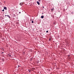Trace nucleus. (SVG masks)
<instances>
[{"label":"nucleus","mask_w":74,"mask_h":74,"mask_svg":"<svg viewBox=\"0 0 74 74\" xmlns=\"http://www.w3.org/2000/svg\"><path fill=\"white\" fill-rule=\"evenodd\" d=\"M1 53H4V52H2Z\"/></svg>","instance_id":"22"},{"label":"nucleus","mask_w":74,"mask_h":74,"mask_svg":"<svg viewBox=\"0 0 74 74\" xmlns=\"http://www.w3.org/2000/svg\"><path fill=\"white\" fill-rule=\"evenodd\" d=\"M51 38H50L49 39V41H51Z\"/></svg>","instance_id":"11"},{"label":"nucleus","mask_w":74,"mask_h":74,"mask_svg":"<svg viewBox=\"0 0 74 74\" xmlns=\"http://www.w3.org/2000/svg\"><path fill=\"white\" fill-rule=\"evenodd\" d=\"M20 67H21V66H20L19 65H18V68H19H19H20Z\"/></svg>","instance_id":"10"},{"label":"nucleus","mask_w":74,"mask_h":74,"mask_svg":"<svg viewBox=\"0 0 74 74\" xmlns=\"http://www.w3.org/2000/svg\"><path fill=\"white\" fill-rule=\"evenodd\" d=\"M70 56V55H69V57Z\"/></svg>","instance_id":"23"},{"label":"nucleus","mask_w":74,"mask_h":74,"mask_svg":"<svg viewBox=\"0 0 74 74\" xmlns=\"http://www.w3.org/2000/svg\"><path fill=\"white\" fill-rule=\"evenodd\" d=\"M43 8H44V6H43Z\"/></svg>","instance_id":"24"},{"label":"nucleus","mask_w":74,"mask_h":74,"mask_svg":"<svg viewBox=\"0 0 74 74\" xmlns=\"http://www.w3.org/2000/svg\"><path fill=\"white\" fill-rule=\"evenodd\" d=\"M4 10H7V7H4Z\"/></svg>","instance_id":"2"},{"label":"nucleus","mask_w":74,"mask_h":74,"mask_svg":"<svg viewBox=\"0 0 74 74\" xmlns=\"http://www.w3.org/2000/svg\"><path fill=\"white\" fill-rule=\"evenodd\" d=\"M2 60L3 61V62H4V59L2 58Z\"/></svg>","instance_id":"6"},{"label":"nucleus","mask_w":74,"mask_h":74,"mask_svg":"<svg viewBox=\"0 0 74 74\" xmlns=\"http://www.w3.org/2000/svg\"><path fill=\"white\" fill-rule=\"evenodd\" d=\"M41 18L42 19H43L44 18V16H42L41 17Z\"/></svg>","instance_id":"5"},{"label":"nucleus","mask_w":74,"mask_h":74,"mask_svg":"<svg viewBox=\"0 0 74 74\" xmlns=\"http://www.w3.org/2000/svg\"><path fill=\"white\" fill-rule=\"evenodd\" d=\"M39 63V61L38 60L36 61V63H37V64H38V63Z\"/></svg>","instance_id":"7"},{"label":"nucleus","mask_w":74,"mask_h":74,"mask_svg":"<svg viewBox=\"0 0 74 74\" xmlns=\"http://www.w3.org/2000/svg\"><path fill=\"white\" fill-rule=\"evenodd\" d=\"M38 0L39 2H40V1H41V0Z\"/></svg>","instance_id":"17"},{"label":"nucleus","mask_w":74,"mask_h":74,"mask_svg":"<svg viewBox=\"0 0 74 74\" xmlns=\"http://www.w3.org/2000/svg\"><path fill=\"white\" fill-rule=\"evenodd\" d=\"M34 23V21H32V23Z\"/></svg>","instance_id":"13"},{"label":"nucleus","mask_w":74,"mask_h":74,"mask_svg":"<svg viewBox=\"0 0 74 74\" xmlns=\"http://www.w3.org/2000/svg\"><path fill=\"white\" fill-rule=\"evenodd\" d=\"M36 2L38 4V5H40V2H39L38 1H37Z\"/></svg>","instance_id":"3"},{"label":"nucleus","mask_w":74,"mask_h":74,"mask_svg":"<svg viewBox=\"0 0 74 74\" xmlns=\"http://www.w3.org/2000/svg\"><path fill=\"white\" fill-rule=\"evenodd\" d=\"M19 14H21V12H19Z\"/></svg>","instance_id":"20"},{"label":"nucleus","mask_w":74,"mask_h":74,"mask_svg":"<svg viewBox=\"0 0 74 74\" xmlns=\"http://www.w3.org/2000/svg\"><path fill=\"white\" fill-rule=\"evenodd\" d=\"M13 15H14V16H15V14H13Z\"/></svg>","instance_id":"16"},{"label":"nucleus","mask_w":74,"mask_h":74,"mask_svg":"<svg viewBox=\"0 0 74 74\" xmlns=\"http://www.w3.org/2000/svg\"><path fill=\"white\" fill-rule=\"evenodd\" d=\"M53 23L54 25H56V23H55V22H54Z\"/></svg>","instance_id":"15"},{"label":"nucleus","mask_w":74,"mask_h":74,"mask_svg":"<svg viewBox=\"0 0 74 74\" xmlns=\"http://www.w3.org/2000/svg\"><path fill=\"white\" fill-rule=\"evenodd\" d=\"M2 11L4 12V9H3L2 10Z\"/></svg>","instance_id":"18"},{"label":"nucleus","mask_w":74,"mask_h":74,"mask_svg":"<svg viewBox=\"0 0 74 74\" xmlns=\"http://www.w3.org/2000/svg\"><path fill=\"white\" fill-rule=\"evenodd\" d=\"M9 57H11V55L10 54L9 55Z\"/></svg>","instance_id":"12"},{"label":"nucleus","mask_w":74,"mask_h":74,"mask_svg":"<svg viewBox=\"0 0 74 74\" xmlns=\"http://www.w3.org/2000/svg\"><path fill=\"white\" fill-rule=\"evenodd\" d=\"M53 10H54V8H52L51 9V11H53Z\"/></svg>","instance_id":"8"},{"label":"nucleus","mask_w":74,"mask_h":74,"mask_svg":"<svg viewBox=\"0 0 74 74\" xmlns=\"http://www.w3.org/2000/svg\"><path fill=\"white\" fill-rule=\"evenodd\" d=\"M48 31H46V33H48Z\"/></svg>","instance_id":"19"},{"label":"nucleus","mask_w":74,"mask_h":74,"mask_svg":"<svg viewBox=\"0 0 74 74\" xmlns=\"http://www.w3.org/2000/svg\"><path fill=\"white\" fill-rule=\"evenodd\" d=\"M23 4H24L23 3V2H21L20 3V5H23Z\"/></svg>","instance_id":"1"},{"label":"nucleus","mask_w":74,"mask_h":74,"mask_svg":"<svg viewBox=\"0 0 74 74\" xmlns=\"http://www.w3.org/2000/svg\"><path fill=\"white\" fill-rule=\"evenodd\" d=\"M5 16H7V15H5Z\"/></svg>","instance_id":"21"},{"label":"nucleus","mask_w":74,"mask_h":74,"mask_svg":"<svg viewBox=\"0 0 74 74\" xmlns=\"http://www.w3.org/2000/svg\"><path fill=\"white\" fill-rule=\"evenodd\" d=\"M28 71H29V73H30V71H31V70H30V69H28Z\"/></svg>","instance_id":"9"},{"label":"nucleus","mask_w":74,"mask_h":74,"mask_svg":"<svg viewBox=\"0 0 74 74\" xmlns=\"http://www.w3.org/2000/svg\"><path fill=\"white\" fill-rule=\"evenodd\" d=\"M7 16H8V18H9V19H11V17H10V16H9V15H8Z\"/></svg>","instance_id":"4"},{"label":"nucleus","mask_w":74,"mask_h":74,"mask_svg":"<svg viewBox=\"0 0 74 74\" xmlns=\"http://www.w3.org/2000/svg\"><path fill=\"white\" fill-rule=\"evenodd\" d=\"M30 61H32V58H31L30 59Z\"/></svg>","instance_id":"14"}]
</instances>
